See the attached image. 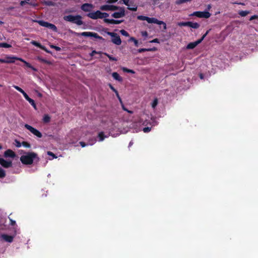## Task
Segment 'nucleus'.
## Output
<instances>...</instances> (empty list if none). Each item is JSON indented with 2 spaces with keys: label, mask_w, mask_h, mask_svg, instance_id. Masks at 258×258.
<instances>
[{
  "label": "nucleus",
  "mask_w": 258,
  "mask_h": 258,
  "mask_svg": "<svg viewBox=\"0 0 258 258\" xmlns=\"http://www.w3.org/2000/svg\"><path fill=\"white\" fill-rule=\"evenodd\" d=\"M99 52L96 51V50H93L91 53L90 54L91 56H94L95 54L99 53Z\"/></svg>",
  "instance_id": "de8ad7c7"
},
{
  "label": "nucleus",
  "mask_w": 258,
  "mask_h": 258,
  "mask_svg": "<svg viewBox=\"0 0 258 258\" xmlns=\"http://www.w3.org/2000/svg\"><path fill=\"white\" fill-rule=\"evenodd\" d=\"M4 157L5 158L11 157L14 158L16 156L15 153L11 149H8L4 153Z\"/></svg>",
  "instance_id": "dca6fc26"
},
{
  "label": "nucleus",
  "mask_w": 258,
  "mask_h": 258,
  "mask_svg": "<svg viewBox=\"0 0 258 258\" xmlns=\"http://www.w3.org/2000/svg\"><path fill=\"white\" fill-rule=\"evenodd\" d=\"M119 2L120 3L123 4L128 7H130V0H120Z\"/></svg>",
  "instance_id": "c9c22d12"
},
{
  "label": "nucleus",
  "mask_w": 258,
  "mask_h": 258,
  "mask_svg": "<svg viewBox=\"0 0 258 258\" xmlns=\"http://www.w3.org/2000/svg\"><path fill=\"white\" fill-rule=\"evenodd\" d=\"M109 16V14L107 13H102L101 12V19L104 18V19H107L106 18Z\"/></svg>",
  "instance_id": "79ce46f5"
},
{
  "label": "nucleus",
  "mask_w": 258,
  "mask_h": 258,
  "mask_svg": "<svg viewBox=\"0 0 258 258\" xmlns=\"http://www.w3.org/2000/svg\"><path fill=\"white\" fill-rule=\"evenodd\" d=\"M11 45L8 44L7 43H0V47H3V48H10L11 47Z\"/></svg>",
  "instance_id": "c756f323"
},
{
  "label": "nucleus",
  "mask_w": 258,
  "mask_h": 258,
  "mask_svg": "<svg viewBox=\"0 0 258 258\" xmlns=\"http://www.w3.org/2000/svg\"><path fill=\"white\" fill-rule=\"evenodd\" d=\"M104 22L110 24H119L123 22V20H116L114 19H104Z\"/></svg>",
  "instance_id": "2eb2a0df"
},
{
  "label": "nucleus",
  "mask_w": 258,
  "mask_h": 258,
  "mask_svg": "<svg viewBox=\"0 0 258 258\" xmlns=\"http://www.w3.org/2000/svg\"><path fill=\"white\" fill-rule=\"evenodd\" d=\"M16 60L23 61V59L15 56L7 55L4 59H2V63H14Z\"/></svg>",
  "instance_id": "423d86ee"
},
{
  "label": "nucleus",
  "mask_w": 258,
  "mask_h": 258,
  "mask_svg": "<svg viewBox=\"0 0 258 258\" xmlns=\"http://www.w3.org/2000/svg\"><path fill=\"white\" fill-rule=\"evenodd\" d=\"M142 34L144 36H147V35H148V33L146 31L142 32Z\"/></svg>",
  "instance_id": "bf43d9fd"
},
{
  "label": "nucleus",
  "mask_w": 258,
  "mask_h": 258,
  "mask_svg": "<svg viewBox=\"0 0 258 258\" xmlns=\"http://www.w3.org/2000/svg\"><path fill=\"white\" fill-rule=\"evenodd\" d=\"M15 141L16 142V147H17L19 148L21 146V145H22V143H21L19 141H18L17 140H16Z\"/></svg>",
  "instance_id": "8fccbe9b"
},
{
  "label": "nucleus",
  "mask_w": 258,
  "mask_h": 258,
  "mask_svg": "<svg viewBox=\"0 0 258 258\" xmlns=\"http://www.w3.org/2000/svg\"><path fill=\"white\" fill-rule=\"evenodd\" d=\"M22 145H23L24 147H26V148H30V147H31V145H30V144H29V143H28V142H25V141H24V142H23L22 143Z\"/></svg>",
  "instance_id": "58836bf2"
},
{
  "label": "nucleus",
  "mask_w": 258,
  "mask_h": 258,
  "mask_svg": "<svg viewBox=\"0 0 258 258\" xmlns=\"http://www.w3.org/2000/svg\"><path fill=\"white\" fill-rule=\"evenodd\" d=\"M10 224L12 226H14L16 225V221L13 220L12 219H10Z\"/></svg>",
  "instance_id": "6e6d98bb"
},
{
  "label": "nucleus",
  "mask_w": 258,
  "mask_h": 258,
  "mask_svg": "<svg viewBox=\"0 0 258 258\" xmlns=\"http://www.w3.org/2000/svg\"><path fill=\"white\" fill-rule=\"evenodd\" d=\"M0 164L4 168H8L12 166L11 161H7L2 158H0Z\"/></svg>",
  "instance_id": "ddd939ff"
},
{
  "label": "nucleus",
  "mask_w": 258,
  "mask_h": 258,
  "mask_svg": "<svg viewBox=\"0 0 258 258\" xmlns=\"http://www.w3.org/2000/svg\"><path fill=\"white\" fill-rule=\"evenodd\" d=\"M96 142V139L95 138H92L89 140L88 145H93Z\"/></svg>",
  "instance_id": "f704fd0d"
},
{
  "label": "nucleus",
  "mask_w": 258,
  "mask_h": 258,
  "mask_svg": "<svg viewBox=\"0 0 258 258\" xmlns=\"http://www.w3.org/2000/svg\"><path fill=\"white\" fill-rule=\"evenodd\" d=\"M191 15L196 16L198 18H209L210 17L211 15L209 12L207 11H197L194 12Z\"/></svg>",
  "instance_id": "1a4fd4ad"
},
{
  "label": "nucleus",
  "mask_w": 258,
  "mask_h": 258,
  "mask_svg": "<svg viewBox=\"0 0 258 258\" xmlns=\"http://www.w3.org/2000/svg\"><path fill=\"white\" fill-rule=\"evenodd\" d=\"M119 12H114L111 15V16L114 18H120L125 16V11L124 8H119Z\"/></svg>",
  "instance_id": "9d476101"
},
{
  "label": "nucleus",
  "mask_w": 258,
  "mask_h": 258,
  "mask_svg": "<svg viewBox=\"0 0 258 258\" xmlns=\"http://www.w3.org/2000/svg\"><path fill=\"white\" fill-rule=\"evenodd\" d=\"M25 127L29 130L31 133H32L34 135L36 136L38 138H41L42 137V134L37 129L34 128L32 126L25 124L24 125Z\"/></svg>",
  "instance_id": "6e6552de"
},
{
  "label": "nucleus",
  "mask_w": 258,
  "mask_h": 258,
  "mask_svg": "<svg viewBox=\"0 0 258 258\" xmlns=\"http://www.w3.org/2000/svg\"><path fill=\"white\" fill-rule=\"evenodd\" d=\"M2 58H0V62H2Z\"/></svg>",
  "instance_id": "774afa93"
},
{
  "label": "nucleus",
  "mask_w": 258,
  "mask_h": 258,
  "mask_svg": "<svg viewBox=\"0 0 258 258\" xmlns=\"http://www.w3.org/2000/svg\"><path fill=\"white\" fill-rule=\"evenodd\" d=\"M43 120L45 123H48L50 120V117L48 114H45L43 116Z\"/></svg>",
  "instance_id": "bb28decb"
},
{
  "label": "nucleus",
  "mask_w": 258,
  "mask_h": 258,
  "mask_svg": "<svg viewBox=\"0 0 258 258\" xmlns=\"http://www.w3.org/2000/svg\"><path fill=\"white\" fill-rule=\"evenodd\" d=\"M102 11H115L119 9V7L114 5H103L100 8Z\"/></svg>",
  "instance_id": "9b49d317"
},
{
  "label": "nucleus",
  "mask_w": 258,
  "mask_h": 258,
  "mask_svg": "<svg viewBox=\"0 0 258 258\" xmlns=\"http://www.w3.org/2000/svg\"><path fill=\"white\" fill-rule=\"evenodd\" d=\"M46 5L47 6H52L53 3L52 2H47L45 3Z\"/></svg>",
  "instance_id": "13d9d810"
},
{
  "label": "nucleus",
  "mask_w": 258,
  "mask_h": 258,
  "mask_svg": "<svg viewBox=\"0 0 258 258\" xmlns=\"http://www.w3.org/2000/svg\"><path fill=\"white\" fill-rule=\"evenodd\" d=\"M211 8L210 5H209L208 8L210 9Z\"/></svg>",
  "instance_id": "0e129e2a"
},
{
  "label": "nucleus",
  "mask_w": 258,
  "mask_h": 258,
  "mask_svg": "<svg viewBox=\"0 0 258 258\" xmlns=\"http://www.w3.org/2000/svg\"><path fill=\"white\" fill-rule=\"evenodd\" d=\"M118 0H107L106 3L108 4H113L117 2Z\"/></svg>",
  "instance_id": "09e8293b"
},
{
  "label": "nucleus",
  "mask_w": 258,
  "mask_h": 258,
  "mask_svg": "<svg viewBox=\"0 0 258 258\" xmlns=\"http://www.w3.org/2000/svg\"><path fill=\"white\" fill-rule=\"evenodd\" d=\"M189 27L194 29H198L200 27V24L197 22H192L189 21Z\"/></svg>",
  "instance_id": "b1692460"
},
{
  "label": "nucleus",
  "mask_w": 258,
  "mask_h": 258,
  "mask_svg": "<svg viewBox=\"0 0 258 258\" xmlns=\"http://www.w3.org/2000/svg\"><path fill=\"white\" fill-rule=\"evenodd\" d=\"M150 42H151V43H159V40L158 39L155 38V39H154L153 40H152V41H151Z\"/></svg>",
  "instance_id": "5fc2aeb1"
},
{
  "label": "nucleus",
  "mask_w": 258,
  "mask_h": 258,
  "mask_svg": "<svg viewBox=\"0 0 258 258\" xmlns=\"http://www.w3.org/2000/svg\"><path fill=\"white\" fill-rule=\"evenodd\" d=\"M120 33H121L122 35H123V36H126V37L129 36V34H128V33L127 31H126L125 30H123V29L121 30L120 31Z\"/></svg>",
  "instance_id": "4c0bfd02"
},
{
  "label": "nucleus",
  "mask_w": 258,
  "mask_h": 258,
  "mask_svg": "<svg viewBox=\"0 0 258 258\" xmlns=\"http://www.w3.org/2000/svg\"><path fill=\"white\" fill-rule=\"evenodd\" d=\"M249 11H241L239 12V15H240L241 17H245L248 14H249Z\"/></svg>",
  "instance_id": "473e14b6"
},
{
  "label": "nucleus",
  "mask_w": 258,
  "mask_h": 258,
  "mask_svg": "<svg viewBox=\"0 0 258 258\" xmlns=\"http://www.w3.org/2000/svg\"><path fill=\"white\" fill-rule=\"evenodd\" d=\"M122 70L124 72H126V73H131V74H135V72L134 70H131V69H128L127 68H123L122 69Z\"/></svg>",
  "instance_id": "72a5a7b5"
},
{
  "label": "nucleus",
  "mask_w": 258,
  "mask_h": 258,
  "mask_svg": "<svg viewBox=\"0 0 258 258\" xmlns=\"http://www.w3.org/2000/svg\"><path fill=\"white\" fill-rule=\"evenodd\" d=\"M138 51L139 53L147 51V48H140L138 50Z\"/></svg>",
  "instance_id": "49530a36"
},
{
  "label": "nucleus",
  "mask_w": 258,
  "mask_h": 258,
  "mask_svg": "<svg viewBox=\"0 0 258 258\" xmlns=\"http://www.w3.org/2000/svg\"><path fill=\"white\" fill-rule=\"evenodd\" d=\"M210 30L211 29L207 30L205 34H204L200 39L197 40L195 42H190L188 43L186 46V49H192L195 48L199 44L202 42L206 36L208 34Z\"/></svg>",
  "instance_id": "20e7f679"
},
{
  "label": "nucleus",
  "mask_w": 258,
  "mask_h": 258,
  "mask_svg": "<svg viewBox=\"0 0 258 258\" xmlns=\"http://www.w3.org/2000/svg\"><path fill=\"white\" fill-rule=\"evenodd\" d=\"M15 89H16L17 90H18L19 92H20V93H21L23 95L25 94V92L20 87H19V86H16V85H13V86Z\"/></svg>",
  "instance_id": "cd10ccee"
},
{
  "label": "nucleus",
  "mask_w": 258,
  "mask_h": 258,
  "mask_svg": "<svg viewBox=\"0 0 258 258\" xmlns=\"http://www.w3.org/2000/svg\"><path fill=\"white\" fill-rule=\"evenodd\" d=\"M98 137L99 138V141L101 142L103 141L105 138H107V136L104 135L103 132H101L99 133L98 135Z\"/></svg>",
  "instance_id": "5701e85b"
},
{
  "label": "nucleus",
  "mask_w": 258,
  "mask_h": 258,
  "mask_svg": "<svg viewBox=\"0 0 258 258\" xmlns=\"http://www.w3.org/2000/svg\"><path fill=\"white\" fill-rule=\"evenodd\" d=\"M87 16L94 20L101 19V12L97 11L95 12L89 13L87 14Z\"/></svg>",
  "instance_id": "f8f14e48"
},
{
  "label": "nucleus",
  "mask_w": 258,
  "mask_h": 258,
  "mask_svg": "<svg viewBox=\"0 0 258 258\" xmlns=\"http://www.w3.org/2000/svg\"><path fill=\"white\" fill-rule=\"evenodd\" d=\"M26 2L29 1L30 0H25Z\"/></svg>",
  "instance_id": "338daca9"
},
{
  "label": "nucleus",
  "mask_w": 258,
  "mask_h": 258,
  "mask_svg": "<svg viewBox=\"0 0 258 258\" xmlns=\"http://www.w3.org/2000/svg\"><path fill=\"white\" fill-rule=\"evenodd\" d=\"M130 6L133 7H128L127 9L132 11H136L137 10V6L134 4V3L132 1H130Z\"/></svg>",
  "instance_id": "4be33fe9"
},
{
  "label": "nucleus",
  "mask_w": 258,
  "mask_h": 258,
  "mask_svg": "<svg viewBox=\"0 0 258 258\" xmlns=\"http://www.w3.org/2000/svg\"><path fill=\"white\" fill-rule=\"evenodd\" d=\"M112 77L116 80L121 82L122 81V78L119 76V75L117 72H114L112 74Z\"/></svg>",
  "instance_id": "412c9836"
},
{
  "label": "nucleus",
  "mask_w": 258,
  "mask_h": 258,
  "mask_svg": "<svg viewBox=\"0 0 258 258\" xmlns=\"http://www.w3.org/2000/svg\"><path fill=\"white\" fill-rule=\"evenodd\" d=\"M123 109L124 110H125V111H127L128 112H129V113H133V111L128 110L127 109H126V108H125L124 107H123Z\"/></svg>",
  "instance_id": "052dcab7"
},
{
  "label": "nucleus",
  "mask_w": 258,
  "mask_h": 258,
  "mask_svg": "<svg viewBox=\"0 0 258 258\" xmlns=\"http://www.w3.org/2000/svg\"><path fill=\"white\" fill-rule=\"evenodd\" d=\"M137 19L139 20L147 21L148 23H154L158 25L162 24L163 25V29H166V24L163 21H159L155 18H150L145 16H138Z\"/></svg>",
  "instance_id": "7ed1b4c3"
},
{
  "label": "nucleus",
  "mask_w": 258,
  "mask_h": 258,
  "mask_svg": "<svg viewBox=\"0 0 258 258\" xmlns=\"http://www.w3.org/2000/svg\"><path fill=\"white\" fill-rule=\"evenodd\" d=\"M151 128L149 127H146L143 128L144 133H148L151 131Z\"/></svg>",
  "instance_id": "c03bdc74"
},
{
  "label": "nucleus",
  "mask_w": 258,
  "mask_h": 258,
  "mask_svg": "<svg viewBox=\"0 0 258 258\" xmlns=\"http://www.w3.org/2000/svg\"><path fill=\"white\" fill-rule=\"evenodd\" d=\"M39 160L37 154L33 152H26L20 157L21 162L24 165H31L34 161L38 162Z\"/></svg>",
  "instance_id": "f257e3e1"
},
{
  "label": "nucleus",
  "mask_w": 258,
  "mask_h": 258,
  "mask_svg": "<svg viewBox=\"0 0 258 258\" xmlns=\"http://www.w3.org/2000/svg\"><path fill=\"white\" fill-rule=\"evenodd\" d=\"M2 238L6 242H12L14 239V236L7 234H2Z\"/></svg>",
  "instance_id": "6ab92c4d"
},
{
  "label": "nucleus",
  "mask_w": 258,
  "mask_h": 258,
  "mask_svg": "<svg viewBox=\"0 0 258 258\" xmlns=\"http://www.w3.org/2000/svg\"><path fill=\"white\" fill-rule=\"evenodd\" d=\"M63 20L66 21L71 22L72 23L75 24L78 26L82 25L83 24V22L82 21V17L81 16L77 15H69L64 16L63 18Z\"/></svg>",
  "instance_id": "f03ea898"
},
{
  "label": "nucleus",
  "mask_w": 258,
  "mask_h": 258,
  "mask_svg": "<svg viewBox=\"0 0 258 258\" xmlns=\"http://www.w3.org/2000/svg\"><path fill=\"white\" fill-rule=\"evenodd\" d=\"M37 23L41 26L45 27L48 28V25H49L48 22H45L42 20H39L37 21Z\"/></svg>",
  "instance_id": "393cba45"
},
{
  "label": "nucleus",
  "mask_w": 258,
  "mask_h": 258,
  "mask_svg": "<svg viewBox=\"0 0 258 258\" xmlns=\"http://www.w3.org/2000/svg\"><path fill=\"white\" fill-rule=\"evenodd\" d=\"M6 174L5 171L3 168L0 167V178H3L6 176Z\"/></svg>",
  "instance_id": "c85d7f7f"
},
{
  "label": "nucleus",
  "mask_w": 258,
  "mask_h": 258,
  "mask_svg": "<svg viewBox=\"0 0 258 258\" xmlns=\"http://www.w3.org/2000/svg\"><path fill=\"white\" fill-rule=\"evenodd\" d=\"M93 8V5L91 4L85 3L81 6V9L84 12H90Z\"/></svg>",
  "instance_id": "4468645a"
},
{
  "label": "nucleus",
  "mask_w": 258,
  "mask_h": 258,
  "mask_svg": "<svg viewBox=\"0 0 258 258\" xmlns=\"http://www.w3.org/2000/svg\"><path fill=\"white\" fill-rule=\"evenodd\" d=\"M108 86H109V88H110V89L111 90H112L113 91V92H114L115 93L116 96L118 98L119 101L121 102V98H120V96L119 95V94H118V92L117 90L116 89H115L114 87L111 84H109Z\"/></svg>",
  "instance_id": "aec40b11"
},
{
  "label": "nucleus",
  "mask_w": 258,
  "mask_h": 258,
  "mask_svg": "<svg viewBox=\"0 0 258 258\" xmlns=\"http://www.w3.org/2000/svg\"><path fill=\"white\" fill-rule=\"evenodd\" d=\"M189 21L188 22H180L178 23V25L181 26H188L189 27Z\"/></svg>",
  "instance_id": "2f4dec72"
},
{
  "label": "nucleus",
  "mask_w": 258,
  "mask_h": 258,
  "mask_svg": "<svg viewBox=\"0 0 258 258\" xmlns=\"http://www.w3.org/2000/svg\"><path fill=\"white\" fill-rule=\"evenodd\" d=\"M254 19H257V20H258V15H254L253 16H252L250 18L249 20L250 21H252V20H254Z\"/></svg>",
  "instance_id": "a18cd8bd"
},
{
  "label": "nucleus",
  "mask_w": 258,
  "mask_h": 258,
  "mask_svg": "<svg viewBox=\"0 0 258 258\" xmlns=\"http://www.w3.org/2000/svg\"><path fill=\"white\" fill-rule=\"evenodd\" d=\"M51 48H54L56 51H60L61 50V48L57 46L51 45L50 46Z\"/></svg>",
  "instance_id": "37998d69"
},
{
  "label": "nucleus",
  "mask_w": 258,
  "mask_h": 258,
  "mask_svg": "<svg viewBox=\"0 0 258 258\" xmlns=\"http://www.w3.org/2000/svg\"><path fill=\"white\" fill-rule=\"evenodd\" d=\"M47 154L48 155H50V156H52L53 157H54V158H56V157L55 156V155L51 151H48L47 152Z\"/></svg>",
  "instance_id": "603ef678"
},
{
  "label": "nucleus",
  "mask_w": 258,
  "mask_h": 258,
  "mask_svg": "<svg viewBox=\"0 0 258 258\" xmlns=\"http://www.w3.org/2000/svg\"><path fill=\"white\" fill-rule=\"evenodd\" d=\"M200 78L201 79H203L204 78V75H203V74H200Z\"/></svg>",
  "instance_id": "680f3d73"
},
{
  "label": "nucleus",
  "mask_w": 258,
  "mask_h": 258,
  "mask_svg": "<svg viewBox=\"0 0 258 258\" xmlns=\"http://www.w3.org/2000/svg\"><path fill=\"white\" fill-rule=\"evenodd\" d=\"M79 143H80V145L82 146V147H85L87 145H88V144H86L84 142H80Z\"/></svg>",
  "instance_id": "3c124183"
},
{
  "label": "nucleus",
  "mask_w": 258,
  "mask_h": 258,
  "mask_svg": "<svg viewBox=\"0 0 258 258\" xmlns=\"http://www.w3.org/2000/svg\"><path fill=\"white\" fill-rule=\"evenodd\" d=\"M24 98H25V99L28 101L30 104L35 109H36V104L35 103V101L34 100H33L32 99L30 98L29 96L26 93H25V94H24L23 95Z\"/></svg>",
  "instance_id": "a211bd4d"
},
{
  "label": "nucleus",
  "mask_w": 258,
  "mask_h": 258,
  "mask_svg": "<svg viewBox=\"0 0 258 258\" xmlns=\"http://www.w3.org/2000/svg\"><path fill=\"white\" fill-rule=\"evenodd\" d=\"M77 36H83L85 37H93L99 40H104L103 38L100 36L97 33L92 32H83L77 33Z\"/></svg>",
  "instance_id": "0eeeda50"
},
{
  "label": "nucleus",
  "mask_w": 258,
  "mask_h": 258,
  "mask_svg": "<svg viewBox=\"0 0 258 258\" xmlns=\"http://www.w3.org/2000/svg\"><path fill=\"white\" fill-rule=\"evenodd\" d=\"M31 43L33 45L38 47V48H40V49L45 51L47 52H49V51L47 50V49L44 46L42 45L40 43L36 41L33 40L31 42Z\"/></svg>",
  "instance_id": "f3484780"
},
{
  "label": "nucleus",
  "mask_w": 258,
  "mask_h": 258,
  "mask_svg": "<svg viewBox=\"0 0 258 258\" xmlns=\"http://www.w3.org/2000/svg\"><path fill=\"white\" fill-rule=\"evenodd\" d=\"M21 61L24 62L27 67L29 68H32L33 70H34V69L32 67V66L29 63L27 62V61L24 60L23 59V61Z\"/></svg>",
  "instance_id": "a19ab883"
},
{
  "label": "nucleus",
  "mask_w": 258,
  "mask_h": 258,
  "mask_svg": "<svg viewBox=\"0 0 258 258\" xmlns=\"http://www.w3.org/2000/svg\"><path fill=\"white\" fill-rule=\"evenodd\" d=\"M157 50V48L156 47H153L151 48H147V51H155Z\"/></svg>",
  "instance_id": "4d7b16f0"
},
{
  "label": "nucleus",
  "mask_w": 258,
  "mask_h": 258,
  "mask_svg": "<svg viewBox=\"0 0 258 258\" xmlns=\"http://www.w3.org/2000/svg\"><path fill=\"white\" fill-rule=\"evenodd\" d=\"M48 28L52 30L54 32H57V28L55 25L54 24H52L51 23H49V25H48Z\"/></svg>",
  "instance_id": "a878e982"
},
{
  "label": "nucleus",
  "mask_w": 258,
  "mask_h": 258,
  "mask_svg": "<svg viewBox=\"0 0 258 258\" xmlns=\"http://www.w3.org/2000/svg\"><path fill=\"white\" fill-rule=\"evenodd\" d=\"M129 145H130V146L132 145V143H131V142H130V143Z\"/></svg>",
  "instance_id": "69168bd1"
},
{
  "label": "nucleus",
  "mask_w": 258,
  "mask_h": 258,
  "mask_svg": "<svg viewBox=\"0 0 258 258\" xmlns=\"http://www.w3.org/2000/svg\"><path fill=\"white\" fill-rule=\"evenodd\" d=\"M29 4L28 2H26L25 0L21 1L20 4L21 6H24L26 4Z\"/></svg>",
  "instance_id": "864d4df0"
},
{
  "label": "nucleus",
  "mask_w": 258,
  "mask_h": 258,
  "mask_svg": "<svg viewBox=\"0 0 258 258\" xmlns=\"http://www.w3.org/2000/svg\"><path fill=\"white\" fill-rule=\"evenodd\" d=\"M106 34L112 37L111 41L114 44L119 45L121 43V40L119 36L115 33L104 31Z\"/></svg>",
  "instance_id": "39448f33"
},
{
  "label": "nucleus",
  "mask_w": 258,
  "mask_h": 258,
  "mask_svg": "<svg viewBox=\"0 0 258 258\" xmlns=\"http://www.w3.org/2000/svg\"><path fill=\"white\" fill-rule=\"evenodd\" d=\"M158 102V101L157 98H155L152 103V107L153 108H155L156 107V106L157 105Z\"/></svg>",
  "instance_id": "e433bc0d"
},
{
  "label": "nucleus",
  "mask_w": 258,
  "mask_h": 258,
  "mask_svg": "<svg viewBox=\"0 0 258 258\" xmlns=\"http://www.w3.org/2000/svg\"><path fill=\"white\" fill-rule=\"evenodd\" d=\"M130 41H133L134 42V44L136 46H137V47L138 46V41L136 39H135L134 37H131L130 38Z\"/></svg>",
  "instance_id": "ea45409f"
},
{
  "label": "nucleus",
  "mask_w": 258,
  "mask_h": 258,
  "mask_svg": "<svg viewBox=\"0 0 258 258\" xmlns=\"http://www.w3.org/2000/svg\"><path fill=\"white\" fill-rule=\"evenodd\" d=\"M104 55H105L110 60L116 61L117 59L115 57L112 56V55H109L107 53H104Z\"/></svg>",
  "instance_id": "7c9ffc66"
},
{
  "label": "nucleus",
  "mask_w": 258,
  "mask_h": 258,
  "mask_svg": "<svg viewBox=\"0 0 258 258\" xmlns=\"http://www.w3.org/2000/svg\"><path fill=\"white\" fill-rule=\"evenodd\" d=\"M2 149V146L0 145V150Z\"/></svg>",
  "instance_id": "e2e57ef3"
}]
</instances>
